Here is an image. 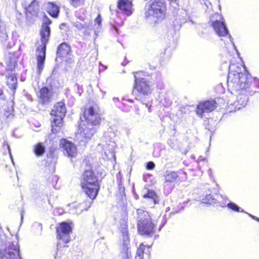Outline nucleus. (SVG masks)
<instances>
[{"mask_svg":"<svg viewBox=\"0 0 259 259\" xmlns=\"http://www.w3.org/2000/svg\"><path fill=\"white\" fill-rule=\"evenodd\" d=\"M91 200H92L90 201H85L84 202H83L82 203H80L77 204L79 207V210L74 211V208H70V213H72V214H80L82 212V211L87 210L91 206L92 200L93 199H91Z\"/></svg>","mask_w":259,"mask_h":259,"instance_id":"nucleus-23","label":"nucleus"},{"mask_svg":"<svg viewBox=\"0 0 259 259\" xmlns=\"http://www.w3.org/2000/svg\"><path fill=\"white\" fill-rule=\"evenodd\" d=\"M115 143L110 142L109 144H107L104 146L105 158L108 160H114Z\"/></svg>","mask_w":259,"mask_h":259,"instance_id":"nucleus-19","label":"nucleus"},{"mask_svg":"<svg viewBox=\"0 0 259 259\" xmlns=\"http://www.w3.org/2000/svg\"><path fill=\"white\" fill-rule=\"evenodd\" d=\"M34 152L37 156L43 155L45 151V147L41 143H38L34 147Z\"/></svg>","mask_w":259,"mask_h":259,"instance_id":"nucleus-28","label":"nucleus"},{"mask_svg":"<svg viewBox=\"0 0 259 259\" xmlns=\"http://www.w3.org/2000/svg\"><path fill=\"white\" fill-rule=\"evenodd\" d=\"M229 38L230 39V41H231V42L232 44V45L233 46V48H234V49H236L235 45H234V44L233 42V41L232 40V38L231 37V36L230 35H229Z\"/></svg>","mask_w":259,"mask_h":259,"instance_id":"nucleus-44","label":"nucleus"},{"mask_svg":"<svg viewBox=\"0 0 259 259\" xmlns=\"http://www.w3.org/2000/svg\"><path fill=\"white\" fill-rule=\"evenodd\" d=\"M59 244L57 245V251L55 254V258L58 259L60 257V255L61 254V251L59 250Z\"/></svg>","mask_w":259,"mask_h":259,"instance_id":"nucleus-38","label":"nucleus"},{"mask_svg":"<svg viewBox=\"0 0 259 259\" xmlns=\"http://www.w3.org/2000/svg\"><path fill=\"white\" fill-rule=\"evenodd\" d=\"M169 207H167V208H166L165 211L167 212V211H169Z\"/></svg>","mask_w":259,"mask_h":259,"instance_id":"nucleus-51","label":"nucleus"},{"mask_svg":"<svg viewBox=\"0 0 259 259\" xmlns=\"http://www.w3.org/2000/svg\"><path fill=\"white\" fill-rule=\"evenodd\" d=\"M21 220H22L23 218V214L22 213H21Z\"/></svg>","mask_w":259,"mask_h":259,"instance_id":"nucleus-52","label":"nucleus"},{"mask_svg":"<svg viewBox=\"0 0 259 259\" xmlns=\"http://www.w3.org/2000/svg\"><path fill=\"white\" fill-rule=\"evenodd\" d=\"M113 100L115 101H118V98H114L113 99Z\"/></svg>","mask_w":259,"mask_h":259,"instance_id":"nucleus-49","label":"nucleus"},{"mask_svg":"<svg viewBox=\"0 0 259 259\" xmlns=\"http://www.w3.org/2000/svg\"><path fill=\"white\" fill-rule=\"evenodd\" d=\"M233 92L238 94L237 100L234 103L233 106L235 107V108L239 110L247 104L248 101V95H251L252 94L241 92L240 91Z\"/></svg>","mask_w":259,"mask_h":259,"instance_id":"nucleus-16","label":"nucleus"},{"mask_svg":"<svg viewBox=\"0 0 259 259\" xmlns=\"http://www.w3.org/2000/svg\"><path fill=\"white\" fill-rule=\"evenodd\" d=\"M227 199L224 197V199L222 200L221 203L220 204V206L225 207L227 206L229 209L232 210L233 211L236 212H244V210L241 209L240 207H239L236 203L229 202L228 203H227Z\"/></svg>","mask_w":259,"mask_h":259,"instance_id":"nucleus-24","label":"nucleus"},{"mask_svg":"<svg viewBox=\"0 0 259 259\" xmlns=\"http://www.w3.org/2000/svg\"><path fill=\"white\" fill-rule=\"evenodd\" d=\"M1 233H2V228H0V236H1Z\"/></svg>","mask_w":259,"mask_h":259,"instance_id":"nucleus-54","label":"nucleus"},{"mask_svg":"<svg viewBox=\"0 0 259 259\" xmlns=\"http://www.w3.org/2000/svg\"><path fill=\"white\" fill-rule=\"evenodd\" d=\"M145 248V245L141 244L140 247L138 248L136 255L135 256V259H143L144 249Z\"/></svg>","mask_w":259,"mask_h":259,"instance_id":"nucleus-32","label":"nucleus"},{"mask_svg":"<svg viewBox=\"0 0 259 259\" xmlns=\"http://www.w3.org/2000/svg\"><path fill=\"white\" fill-rule=\"evenodd\" d=\"M6 99L5 95L4 94L3 90L0 88V99L4 100Z\"/></svg>","mask_w":259,"mask_h":259,"instance_id":"nucleus-39","label":"nucleus"},{"mask_svg":"<svg viewBox=\"0 0 259 259\" xmlns=\"http://www.w3.org/2000/svg\"><path fill=\"white\" fill-rule=\"evenodd\" d=\"M52 23L51 20L47 16L44 17L42 25L49 26Z\"/></svg>","mask_w":259,"mask_h":259,"instance_id":"nucleus-36","label":"nucleus"},{"mask_svg":"<svg viewBox=\"0 0 259 259\" xmlns=\"http://www.w3.org/2000/svg\"><path fill=\"white\" fill-rule=\"evenodd\" d=\"M132 3L130 0H118V8L125 15L132 14Z\"/></svg>","mask_w":259,"mask_h":259,"instance_id":"nucleus-20","label":"nucleus"},{"mask_svg":"<svg viewBox=\"0 0 259 259\" xmlns=\"http://www.w3.org/2000/svg\"><path fill=\"white\" fill-rule=\"evenodd\" d=\"M26 10L30 13H37L38 10V5L37 2L35 0H33Z\"/></svg>","mask_w":259,"mask_h":259,"instance_id":"nucleus-29","label":"nucleus"},{"mask_svg":"<svg viewBox=\"0 0 259 259\" xmlns=\"http://www.w3.org/2000/svg\"><path fill=\"white\" fill-rule=\"evenodd\" d=\"M117 182L118 185V191L121 196L124 194V187L122 184L121 176L120 171L118 172L116 175Z\"/></svg>","mask_w":259,"mask_h":259,"instance_id":"nucleus-31","label":"nucleus"},{"mask_svg":"<svg viewBox=\"0 0 259 259\" xmlns=\"http://www.w3.org/2000/svg\"><path fill=\"white\" fill-rule=\"evenodd\" d=\"M59 214H62V213H63V209H59Z\"/></svg>","mask_w":259,"mask_h":259,"instance_id":"nucleus-47","label":"nucleus"},{"mask_svg":"<svg viewBox=\"0 0 259 259\" xmlns=\"http://www.w3.org/2000/svg\"><path fill=\"white\" fill-rule=\"evenodd\" d=\"M38 225L40 226L41 228H42V226H41V225L40 224H39Z\"/></svg>","mask_w":259,"mask_h":259,"instance_id":"nucleus-58","label":"nucleus"},{"mask_svg":"<svg viewBox=\"0 0 259 259\" xmlns=\"http://www.w3.org/2000/svg\"><path fill=\"white\" fill-rule=\"evenodd\" d=\"M155 164L152 161H149L147 163L146 168L148 169H153L155 167Z\"/></svg>","mask_w":259,"mask_h":259,"instance_id":"nucleus-37","label":"nucleus"},{"mask_svg":"<svg viewBox=\"0 0 259 259\" xmlns=\"http://www.w3.org/2000/svg\"><path fill=\"white\" fill-rule=\"evenodd\" d=\"M71 232V227L66 222H62L57 229L58 238L62 240L65 243L70 241V233Z\"/></svg>","mask_w":259,"mask_h":259,"instance_id":"nucleus-14","label":"nucleus"},{"mask_svg":"<svg viewBox=\"0 0 259 259\" xmlns=\"http://www.w3.org/2000/svg\"><path fill=\"white\" fill-rule=\"evenodd\" d=\"M3 74H4L3 70H0V75H3Z\"/></svg>","mask_w":259,"mask_h":259,"instance_id":"nucleus-48","label":"nucleus"},{"mask_svg":"<svg viewBox=\"0 0 259 259\" xmlns=\"http://www.w3.org/2000/svg\"><path fill=\"white\" fill-rule=\"evenodd\" d=\"M102 18L100 14H99L95 20V24H97L100 27L102 24Z\"/></svg>","mask_w":259,"mask_h":259,"instance_id":"nucleus-34","label":"nucleus"},{"mask_svg":"<svg viewBox=\"0 0 259 259\" xmlns=\"http://www.w3.org/2000/svg\"><path fill=\"white\" fill-rule=\"evenodd\" d=\"M51 30L47 25H42L40 30L41 45L36 50L37 57V73L39 75L44 67L46 54V45L48 41Z\"/></svg>","mask_w":259,"mask_h":259,"instance_id":"nucleus-4","label":"nucleus"},{"mask_svg":"<svg viewBox=\"0 0 259 259\" xmlns=\"http://www.w3.org/2000/svg\"><path fill=\"white\" fill-rule=\"evenodd\" d=\"M73 25L78 30L83 31L85 35L90 34L92 30V26L91 23H84L82 24L80 22L77 21L73 22Z\"/></svg>","mask_w":259,"mask_h":259,"instance_id":"nucleus-22","label":"nucleus"},{"mask_svg":"<svg viewBox=\"0 0 259 259\" xmlns=\"http://www.w3.org/2000/svg\"><path fill=\"white\" fill-rule=\"evenodd\" d=\"M60 145L63 149L64 153L68 157H72L76 154L77 149L73 143L66 139H62L60 140Z\"/></svg>","mask_w":259,"mask_h":259,"instance_id":"nucleus-15","label":"nucleus"},{"mask_svg":"<svg viewBox=\"0 0 259 259\" xmlns=\"http://www.w3.org/2000/svg\"><path fill=\"white\" fill-rule=\"evenodd\" d=\"M102 93H103V96L106 94V92H103V91H102Z\"/></svg>","mask_w":259,"mask_h":259,"instance_id":"nucleus-53","label":"nucleus"},{"mask_svg":"<svg viewBox=\"0 0 259 259\" xmlns=\"http://www.w3.org/2000/svg\"><path fill=\"white\" fill-rule=\"evenodd\" d=\"M113 28L114 29L116 33H118V28L116 26H113Z\"/></svg>","mask_w":259,"mask_h":259,"instance_id":"nucleus-45","label":"nucleus"},{"mask_svg":"<svg viewBox=\"0 0 259 259\" xmlns=\"http://www.w3.org/2000/svg\"><path fill=\"white\" fill-rule=\"evenodd\" d=\"M50 180L52 181V185L53 187H55V185L57 184V181L59 180L58 177L57 176H52L50 178Z\"/></svg>","mask_w":259,"mask_h":259,"instance_id":"nucleus-35","label":"nucleus"},{"mask_svg":"<svg viewBox=\"0 0 259 259\" xmlns=\"http://www.w3.org/2000/svg\"><path fill=\"white\" fill-rule=\"evenodd\" d=\"M217 107V103L214 100H210L200 102L197 106L196 113L199 116L202 117L204 113H208L213 111Z\"/></svg>","mask_w":259,"mask_h":259,"instance_id":"nucleus-13","label":"nucleus"},{"mask_svg":"<svg viewBox=\"0 0 259 259\" xmlns=\"http://www.w3.org/2000/svg\"><path fill=\"white\" fill-rule=\"evenodd\" d=\"M71 208H74V211L79 210L78 205L76 204H73Z\"/></svg>","mask_w":259,"mask_h":259,"instance_id":"nucleus-42","label":"nucleus"},{"mask_svg":"<svg viewBox=\"0 0 259 259\" xmlns=\"http://www.w3.org/2000/svg\"><path fill=\"white\" fill-rule=\"evenodd\" d=\"M66 112V109L63 102H58L54 106L51 112V114L55 117L53 118L52 123V132L53 133H57L59 130L57 128H59L62 126V121L65 115Z\"/></svg>","mask_w":259,"mask_h":259,"instance_id":"nucleus-9","label":"nucleus"},{"mask_svg":"<svg viewBox=\"0 0 259 259\" xmlns=\"http://www.w3.org/2000/svg\"><path fill=\"white\" fill-rule=\"evenodd\" d=\"M127 221V219L126 218H124L120 221L119 229L122 234V238H129Z\"/></svg>","mask_w":259,"mask_h":259,"instance_id":"nucleus-27","label":"nucleus"},{"mask_svg":"<svg viewBox=\"0 0 259 259\" xmlns=\"http://www.w3.org/2000/svg\"><path fill=\"white\" fill-rule=\"evenodd\" d=\"M166 6L163 0H152L145 7V17L162 19L165 16Z\"/></svg>","mask_w":259,"mask_h":259,"instance_id":"nucleus-7","label":"nucleus"},{"mask_svg":"<svg viewBox=\"0 0 259 259\" xmlns=\"http://www.w3.org/2000/svg\"><path fill=\"white\" fill-rule=\"evenodd\" d=\"M183 175L181 177V181H186L187 180V174L182 169L179 170L178 171L167 170L164 175L165 182L164 184V189L169 193L172 189L174 185L167 183L174 182L177 181L180 176Z\"/></svg>","mask_w":259,"mask_h":259,"instance_id":"nucleus-10","label":"nucleus"},{"mask_svg":"<svg viewBox=\"0 0 259 259\" xmlns=\"http://www.w3.org/2000/svg\"><path fill=\"white\" fill-rule=\"evenodd\" d=\"M163 225H161V226H160V227H159V230H160V229H161V228L163 227Z\"/></svg>","mask_w":259,"mask_h":259,"instance_id":"nucleus-55","label":"nucleus"},{"mask_svg":"<svg viewBox=\"0 0 259 259\" xmlns=\"http://www.w3.org/2000/svg\"><path fill=\"white\" fill-rule=\"evenodd\" d=\"M125 259H129V258H125Z\"/></svg>","mask_w":259,"mask_h":259,"instance_id":"nucleus-61","label":"nucleus"},{"mask_svg":"<svg viewBox=\"0 0 259 259\" xmlns=\"http://www.w3.org/2000/svg\"><path fill=\"white\" fill-rule=\"evenodd\" d=\"M29 98V99H31V96H29V98Z\"/></svg>","mask_w":259,"mask_h":259,"instance_id":"nucleus-60","label":"nucleus"},{"mask_svg":"<svg viewBox=\"0 0 259 259\" xmlns=\"http://www.w3.org/2000/svg\"><path fill=\"white\" fill-rule=\"evenodd\" d=\"M6 145L7 147V148L8 149V151H9V154H10V157H11V158L12 159V163H13V164H14V162L13 161V160L12 159V155H11V151H10V146L8 144V143H6Z\"/></svg>","mask_w":259,"mask_h":259,"instance_id":"nucleus-40","label":"nucleus"},{"mask_svg":"<svg viewBox=\"0 0 259 259\" xmlns=\"http://www.w3.org/2000/svg\"><path fill=\"white\" fill-rule=\"evenodd\" d=\"M143 197L150 199L154 204L158 203L156 194L152 190H148L146 194H143Z\"/></svg>","mask_w":259,"mask_h":259,"instance_id":"nucleus-30","label":"nucleus"},{"mask_svg":"<svg viewBox=\"0 0 259 259\" xmlns=\"http://www.w3.org/2000/svg\"><path fill=\"white\" fill-rule=\"evenodd\" d=\"M3 64L2 63H0V67H3Z\"/></svg>","mask_w":259,"mask_h":259,"instance_id":"nucleus-56","label":"nucleus"},{"mask_svg":"<svg viewBox=\"0 0 259 259\" xmlns=\"http://www.w3.org/2000/svg\"><path fill=\"white\" fill-rule=\"evenodd\" d=\"M128 111H129L128 109H126V110H125V111H126V112H128Z\"/></svg>","mask_w":259,"mask_h":259,"instance_id":"nucleus-59","label":"nucleus"},{"mask_svg":"<svg viewBox=\"0 0 259 259\" xmlns=\"http://www.w3.org/2000/svg\"><path fill=\"white\" fill-rule=\"evenodd\" d=\"M122 240L123 243L121 252L122 253H123V259L130 258L131 255L128 249V245L130 244L129 238H122Z\"/></svg>","mask_w":259,"mask_h":259,"instance_id":"nucleus-25","label":"nucleus"},{"mask_svg":"<svg viewBox=\"0 0 259 259\" xmlns=\"http://www.w3.org/2000/svg\"><path fill=\"white\" fill-rule=\"evenodd\" d=\"M170 7L173 8L175 10L179 9V5L178 0H169Z\"/></svg>","mask_w":259,"mask_h":259,"instance_id":"nucleus-33","label":"nucleus"},{"mask_svg":"<svg viewBox=\"0 0 259 259\" xmlns=\"http://www.w3.org/2000/svg\"><path fill=\"white\" fill-rule=\"evenodd\" d=\"M180 111L182 113H185L187 112V108L186 107H181Z\"/></svg>","mask_w":259,"mask_h":259,"instance_id":"nucleus-41","label":"nucleus"},{"mask_svg":"<svg viewBox=\"0 0 259 259\" xmlns=\"http://www.w3.org/2000/svg\"><path fill=\"white\" fill-rule=\"evenodd\" d=\"M224 197L221 195H215V198H213L210 194H207L204 198L201 199L202 203L220 206Z\"/></svg>","mask_w":259,"mask_h":259,"instance_id":"nucleus-18","label":"nucleus"},{"mask_svg":"<svg viewBox=\"0 0 259 259\" xmlns=\"http://www.w3.org/2000/svg\"><path fill=\"white\" fill-rule=\"evenodd\" d=\"M70 51V47L66 43L61 44L58 48L57 54L59 57H65Z\"/></svg>","mask_w":259,"mask_h":259,"instance_id":"nucleus-26","label":"nucleus"},{"mask_svg":"<svg viewBox=\"0 0 259 259\" xmlns=\"http://www.w3.org/2000/svg\"><path fill=\"white\" fill-rule=\"evenodd\" d=\"M17 57L14 53H9L7 57V73L6 74V83L8 87L12 90H15L17 88V78L13 69L17 65Z\"/></svg>","mask_w":259,"mask_h":259,"instance_id":"nucleus-6","label":"nucleus"},{"mask_svg":"<svg viewBox=\"0 0 259 259\" xmlns=\"http://www.w3.org/2000/svg\"><path fill=\"white\" fill-rule=\"evenodd\" d=\"M210 22L214 30L220 36H224L229 34V30L222 15L215 13L211 16Z\"/></svg>","mask_w":259,"mask_h":259,"instance_id":"nucleus-12","label":"nucleus"},{"mask_svg":"<svg viewBox=\"0 0 259 259\" xmlns=\"http://www.w3.org/2000/svg\"><path fill=\"white\" fill-rule=\"evenodd\" d=\"M81 186L85 193L91 199H94L99 189V182L92 170H86L82 176Z\"/></svg>","mask_w":259,"mask_h":259,"instance_id":"nucleus-3","label":"nucleus"},{"mask_svg":"<svg viewBox=\"0 0 259 259\" xmlns=\"http://www.w3.org/2000/svg\"><path fill=\"white\" fill-rule=\"evenodd\" d=\"M60 28L62 30L65 29V27H66V24L62 23L60 25Z\"/></svg>","mask_w":259,"mask_h":259,"instance_id":"nucleus-43","label":"nucleus"},{"mask_svg":"<svg viewBox=\"0 0 259 259\" xmlns=\"http://www.w3.org/2000/svg\"><path fill=\"white\" fill-rule=\"evenodd\" d=\"M126 64V63H125V62H123L122 63V65L123 66L125 65Z\"/></svg>","mask_w":259,"mask_h":259,"instance_id":"nucleus-50","label":"nucleus"},{"mask_svg":"<svg viewBox=\"0 0 259 259\" xmlns=\"http://www.w3.org/2000/svg\"><path fill=\"white\" fill-rule=\"evenodd\" d=\"M143 72H137L134 73L135 90L138 94L136 95V99L142 101V97L147 96L151 94L152 89L150 82L142 76Z\"/></svg>","mask_w":259,"mask_h":259,"instance_id":"nucleus-8","label":"nucleus"},{"mask_svg":"<svg viewBox=\"0 0 259 259\" xmlns=\"http://www.w3.org/2000/svg\"><path fill=\"white\" fill-rule=\"evenodd\" d=\"M250 216L251 217L254 219H255V220H257L258 221H259V218H256L255 217H254V216H253V215H252L251 214H250Z\"/></svg>","mask_w":259,"mask_h":259,"instance_id":"nucleus-46","label":"nucleus"},{"mask_svg":"<svg viewBox=\"0 0 259 259\" xmlns=\"http://www.w3.org/2000/svg\"><path fill=\"white\" fill-rule=\"evenodd\" d=\"M252 78L244 66L231 64L228 76L227 83L229 90L253 94L251 89Z\"/></svg>","mask_w":259,"mask_h":259,"instance_id":"nucleus-1","label":"nucleus"},{"mask_svg":"<svg viewBox=\"0 0 259 259\" xmlns=\"http://www.w3.org/2000/svg\"><path fill=\"white\" fill-rule=\"evenodd\" d=\"M52 94L47 87L42 88L39 93V102L42 104H48L51 100Z\"/></svg>","mask_w":259,"mask_h":259,"instance_id":"nucleus-17","label":"nucleus"},{"mask_svg":"<svg viewBox=\"0 0 259 259\" xmlns=\"http://www.w3.org/2000/svg\"><path fill=\"white\" fill-rule=\"evenodd\" d=\"M138 229L142 235L151 236L155 231L156 225L152 221L149 213L142 209H137Z\"/></svg>","mask_w":259,"mask_h":259,"instance_id":"nucleus-5","label":"nucleus"},{"mask_svg":"<svg viewBox=\"0 0 259 259\" xmlns=\"http://www.w3.org/2000/svg\"><path fill=\"white\" fill-rule=\"evenodd\" d=\"M45 8L47 12L51 16L54 18L58 16L60 12L59 7L55 3L48 2L45 4Z\"/></svg>","mask_w":259,"mask_h":259,"instance_id":"nucleus-21","label":"nucleus"},{"mask_svg":"<svg viewBox=\"0 0 259 259\" xmlns=\"http://www.w3.org/2000/svg\"><path fill=\"white\" fill-rule=\"evenodd\" d=\"M1 259H21L18 241L17 239L9 242L4 249L0 251Z\"/></svg>","mask_w":259,"mask_h":259,"instance_id":"nucleus-11","label":"nucleus"},{"mask_svg":"<svg viewBox=\"0 0 259 259\" xmlns=\"http://www.w3.org/2000/svg\"><path fill=\"white\" fill-rule=\"evenodd\" d=\"M83 118L84 121L79 128L80 133L78 134L80 138L88 141L90 140L96 133L97 126L100 124L101 118L98 109L95 107H90L86 109L83 113Z\"/></svg>","mask_w":259,"mask_h":259,"instance_id":"nucleus-2","label":"nucleus"},{"mask_svg":"<svg viewBox=\"0 0 259 259\" xmlns=\"http://www.w3.org/2000/svg\"><path fill=\"white\" fill-rule=\"evenodd\" d=\"M75 86H76L78 88H79V85L78 84H75Z\"/></svg>","mask_w":259,"mask_h":259,"instance_id":"nucleus-57","label":"nucleus"}]
</instances>
